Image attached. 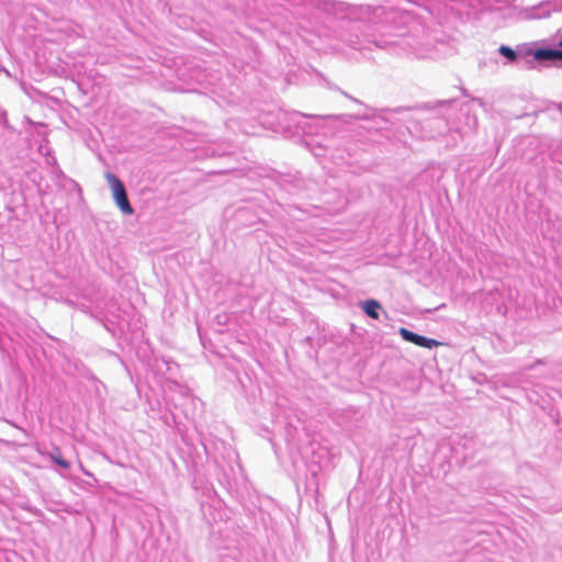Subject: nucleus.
<instances>
[{"instance_id": "obj_1", "label": "nucleus", "mask_w": 562, "mask_h": 562, "mask_svg": "<svg viewBox=\"0 0 562 562\" xmlns=\"http://www.w3.org/2000/svg\"><path fill=\"white\" fill-rule=\"evenodd\" d=\"M104 177L112 191L113 199L121 212L125 215H132L134 213V209L128 201L124 183L116 175L110 171H106Z\"/></svg>"}, {"instance_id": "obj_2", "label": "nucleus", "mask_w": 562, "mask_h": 562, "mask_svg": "<svg viewBox=\"0 0 562 562\" xmlns=\"http://www.w3.org/2000/svg\"><path fill=\"white\" fill-rule=\"evenodd\" d=\"M360 25L351 19L342 20L339 26V38L347 43L350 47L363 48V41L359 34Z\"/></svg>"}, {"instance_id": "obj_3", "label": "nucleus", "mask_w": 562, "mask_h": 562, "mask_svg": "<svg viewBox=\"0 0 562 562\" xmlns=\"http://www.w3.org/2000/svg\"><path fill=\"white\" fill-rule=\"evenodd\" d=\"M398 333L405 341L413 342L414 345L419 347L431 349L440 345V342L437 341L436 339L418 335L404 327H401Z\"/></svg>"}, {"instance_id": "obj_4", "label": "nucleus", "mask_w": 562, "mask_h": 562, "mask_svg": "<svg viewBox=\"0 0 562 562\" xmlns=\"http://www.w3.org/2000/svg\"><path fill=\"white\" fill-rule=\"evenodd\" d=\"M382 7L360 5L351 12L352 20L362 22H374L383 13Z\"/></svg>"}, {"instance_id": "obj_5", "label": "nucleus", "mask_w": 562, "mask_h": 562, "mask_svg": "<svg viewBox=\"0 0 562 562\" xmlns=\"http://www.w3.org/2000/svg\"><path fill=\"white\" fill-rule=\"evenodd\" d=\"M528 55H532L537 61H562V49L560 48H539L535 52L529 50Z\"/></svg>"}, {"instance_id": "obj_6", "label": "nucleus", "mask_w": 562, "mask_h": 562, "mask_svg": "<svg viewBox=\"0 0 562 562\" xmlns=\"http://www.w3.org/2000/svg\"><path fill=\"white\" fill-rule=\"evenodd\" d=\"M362 310L369 317L373 319H379V311L382 310V305L376 300L371 299L362 303Z\"/></svg>"}, {"instance_id": "obj_7", "label": "nucleus", "mask_w": 562, "mask_h": 562, "mask_svg": "<svg viewBox=\"0 0 562 562\" xmlns=\"http://www.w3.org/2000/svg\"><path fill=\"white\" fill-rule=\"evenodd\" d=\"M551 14V5L549 3H541L540 5L533 7L529 11L531 19H543Z\"/></svg>"}, {"instance_id": "obj_8", "label": "nucleus", "mask_w": 562, "mask_h": 562, "mask_svg": "<svg viewBox=\"0 0 562 562\" xmlns=\"http://www.w3.org/2000/svg\"><path fill=\"white\" fill-rule=\"evenodd\" d=\"M48 457L54 463L58 464L63 469L68 470L70 468V462L61 458L59 448L55 447L54 451L48 453Z\"/></svg>"}, {"instance_id": "obj_9", "label": "nucleus", "mask_w": 562, "mask_h": 562, "mask_svg": "<svg viewBox=\"0 0 562 562\" xmlns=\"http://www.w3.org/2000/svg\"><path fill=\"white\" fill-rule=\"evenodd\" d=\"M499 54L504 57H506L507 59H509L510 61H520L522 59H525L524 57H520L513 48H510L509 46H505V45H502L498 49Z\"/></svg>"}, {"instance_id": "obj_10", "label": "nucleus", "mask_w": 562, "mask_h": 562, "mask_svg": "<svg viewBox=\"0 0 562 562\" xmlns=\"http://www.w3.org/2000/svg\"><path fill=\"white\" fill-rule=\"evenodd\" d=\"M329 119H338L344 123H350L352 120H367L369 116L367 115H353V114H341V115H328Z\"/></svg>"}, {"instance_id": "obj_11", "label": "nucleus", "mask_w": 562, "mask_h": 562, "mask_svg": "<svg viewBox=\"0 0 562 562\" xmlns=\"http://www.w3.org/2000/svg\"><path fill=\"white\" fill-rule=\"evenodd\" d=\"M436 122L443 125V128L439 131V134H443L447 131V123L442 120H437Z\"/></svg>"}, {"instance_id": "obj_12", "label": "nucleus", "mask_w": 562, "mask_h": 562, "mask_svg": "<svg viewBox=\"0 0 562 562\" xmlns=\"http://www.w3.org/2000/svg\"><path fill=\"white\" fill-rule=\"evenodd\" d=\"M334 5L335 4L331 1H329V0H325L324 1V9L325 10H329V7L333 8Z\"/></svg>"}, {"instance_id": "obj_13", "label": "nucleus", "mask_w": 562, "mask_h": 562, "mask_svg": "<svg viewBox=\"0 0 562 562\" xmlns=\"http://www.w3.org/2000/svg\"><path fill=\"white\" fill-rule=\"evenodd\" d=\"M536 364H543V361L541 359H538L533 364L526 367V369L531 370L535 368Z\"/></svg>"}, {"instance_id": "obj_14", "label": "nucleus", "mask_w": 562, "mask_h": 562, "mask_svg": "<svg viewBox=\"0 0 562 562\" xmlns=\"http://www.w3.org/2000/svg\"><path fill=\"white\" fill-rule=\"evenodd\" d=\"M345 95H346L347 98L351 99L353 102H356V103H360V101H359L358 99L352 98V97L348 95L347 93H345Z\"/></svg>"}, {"instance_id": "obj_15", "label": "nucleus", "mask_w": 562, "mask_h": 562, "mask_svg": "<svg viewBox=\"0 0 562 562\" xmlns=\"http://www.w3.org/2000/svg\"><path fill=\"white\" fill-rule=\"evenodd\" d=\"M403 110H405L404 108H396L394 110H392L393 112H396V113H400L402 112Z\"/></svg>"}, {"instance_id": "obj_16", "label": "nucleus", "mask_w": 562, "mask_h": 562, "mask_svg": "<svg viewBox=\"0 0 562 562\" xmlns=\"http://www.w3.org/2000/svg\"><path fill=\"white\" fill-rule=\"evenodd\" d=\"M449 101H439V104L448 103Z\"/></svg>"}, {"instance_id": "obj_17", "label": "nucleus", "mask_w": 562, "mask_h": 562, "mask_svg": "<svg viewBox=\"0 0 562 562\" xmlns=\"http://www.w3.org/2000/svg\"><path fill=\"white\" fill-rule=\"evenodd\" d=\"M559 45L562 47V37H561V41L559 42Z\"/></svg>"}]
</instances>
